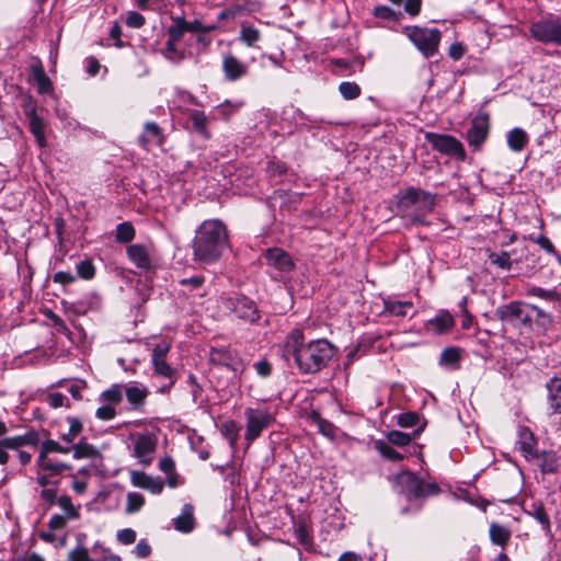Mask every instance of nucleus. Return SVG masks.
<instances>
[{"label": "nucleus", "mask_w": 561, "mask_h": 561, "mask_svg": "<svg viewBox=\"0 0 561 561\" xmlns=\"http://www.w3.org/2000/svg\"><path fill=\"white\" fill-rule=\"evenodd\" d=\"M126 24L130 27L139 28L145 24V18L135 11H130L126 18Z\"/></svg>", "instance_id": "obj_60"}, {"label": "nucleus", "mask_w": 561, "mask_h": 561, "mask_svg": "<svg viewBox=\"0 0 561 561\" xmlns=\"http://www.w3.org/2000/svg\"><path fill=\"white\" fill-rule=\"evenodd\" d=\"M528 311L534 316L533 321L541 329H547L552 323V317L535 305H528Z\"/></svg>", "instance_id": "obj_41"}, {"label": "nucleus", "mask_w": 561, "mask_h": 561, "mask_svg": "<svg viewBox=\"0 0 561 561\" xmlns=\"http://www.w3.org/2000/svg\"><path fill=\"white\" fill-rule=\"evenodd\" d=\"M174 528L181 533H190L194 528L193 506L185 504L182 513L174 519Z\"/></svg>", "instance_id": "obj_29"}, {"label": "nucleus", "mask_w": 561, "mask_h": 561, "mask_svg": "<svg viewBox=\"0 0 561 561\" xmlns=\"http://www.w3.org/2000/svg\"><path fill=\"white\" fill-rule=\"evenodd\" d=\"M147 389L137 386H130L125 389V394L128 402L135 408H139L144 404L147 397Z\"/></svg>", "instance_id": "obj_38"}, {"label": "nucleus", "mask_w": 561, "mask_h": 561, "mask_svg": "<svg viewBox=\"0 0 561 561\" xmlns=\"http://www.w3.org/2000/svg\"><path fill=\"white\" fill-rule=\"evenodd\" d=\"M76 271L79 277L91 279L94 277L95 267L90 260H83L77 263Z\"/></svg>", "instance_id": "obj_52"}, {"label": "nucleus", "mask_w": 561, "mask_h": 561, "mask_svg": "<svg viewBox=\"0 0 561 561\" xmlns=\"http://www.w3.org/2000/svg\"><path fill=\"white\" fill-rule=\"evenodd\" d=\"M425 139L434 150L443 154L454 157L458 160L466 159V151L462 144L451 135L427 131Z\"/></svg>", "instance_id": "obj_10"}, {"label": "nucleus", "mask_w": 561, "mask_h": 561, "mask_svg": "<svg viewBox=\"0 0 561 561\" xmlns=\"http://www.w3.org/2000/svg\"><path fill=\"white\" fill-rule=\"evenodd\" d=\"M89 552L84 547H78L69 553V561H88Z\"/></svg>", "instance_id": "obj_62"}, {"label": "nucleus", "mask_w": 561, "mask_h": 561, "mask_svg": "<svg viewBox=\"0 0 561 561\" xmlns=\"http://www.w3.org/2000/svg\"><path fill=\"white\" fill-rule=\"evenodd\" d=\"M375 449L386 459L391 461H399L403 459V456L391 447V445L381 439H377L374 443Z\"/></svg>", "instance_id": "obj_39"}, {"label": "nucleus", "mask_w": 561, "mask_h": 561, "mask_svg": "<svg viewBox=\"0 0 561 561\" xmlns=\"http://www.w3.org/2000/svg\"><path fill=\"white\" fill-rule=\"evenodd\" d=\"M420 421L419 414L415 412L401 413L398 417V425L401 427H413Z\"/></svg>", "instance_id": "obj_54"}, {"label": "nucleus", "mask_w": 561, "mask_h": 561, "mask_svg": "<svg viewBox=\"0 0 561 561\" xmlns=\"http://www.w3.org/2000/svg\"><path fill=\"white\" fill-rule=\"evenodd\" d=\"M128 259L141 270H149L151 267V259L148 250L142 244H131L127 247Z\"/></svg>", "instance_id": "obj_23"}, {"label": "nucleus", "mask_w": 561, "mask_h": 561, "mask_svg": "<svg viewBox=\"0 0 561 561\" xmlns=\"http://www.w3.org/2000/svg\"><path fill=\"white\" fill-rule=\"evenodd\" d=\"M240 426L236 421H228L221 425V433L228 439L230 446H234L239 437Z\"/></svg>", "instance_id": "obj_45"}, {"label": "nucleus", "mask_w": 561, "mask_h": 561, "mask_svg": "<svg viewBox=\"0 0 561 561\" xmlns=\"http://www.w3.org/2000/svg\"><path fill=\"white\" fill-rule=\"evenodd\" d=\"M529 32L539 43L561 46V16H543L531 23Z\"/></svg>", "instance_id": "obj_4"}, {"label": "nucleus", "mask_w": 561, "mask_h": 561, "mask_svg": "<svg viewBox=\"0 0 561 561\" xmlns=\"http://www.w3.org/2000/svg\"><path fill=\"white\" fill-rule=\"evenodd\" d=\"M244 416L247 420L244 439L249 444L260 437L262 432L274 422V416L263 408H247Z\"/></svg>", "instance_id": "obj_6"}, {"label": "nucleus", "mask_w": 561, "mask_h": 561, "mask_svg": "<svg viewBox=\"0 0 561 561\" xmlns=\"http://www.w3.org/2000/svg\"><path fill=\"white\" fill-rule=\"evenodd\" d=\"M25 115L28 119L30 130L34 135L37 145L41 148H44L46 146V124L44 119L41 116H38L35 106H30L25 108Z\"/></svg>", "instance_id": "obj_18"}, {"label": "nucleus", "mask_w": 561, "mask_h": 561, "mask_svg": "<svg viewBox=\"0 0 561 561\" xmlns=\"http://www.w3.org/2000/svg\"><path fill=\"white\" fill-rule=\"evenodd\" d=\"M226 309L233 312L239 319L255 322L259 319V311L253 300L247 297H229L224 300Z\"/></svg>", "instance_id": "obj_12"}, {"label": "nucleus", "mask_w": 561, "mask_h": 561, "mask_svg": "<svg viewBox=\"0 0 561 561\" xmlns=\"http://www.w3.org/2000/svg\"><path fill=\"white\" fill-rule=\"evenodd\" d=\"M32 75L37 83V91L41 94L49 93L53 90V83L42 66H33Z\"/></svg>", "instance_id": "obj_35"}, {"label": "nucleus", "mask_w": 561, "mask_h": 561, "mask_svg": "<svg viewBox=\"0 0 561 561\" xmlns=\"http://www.w3.org/2000/svg\"><path fill=\"white\" fill-rule=\"evenodd\" d=\"M154 371L165 378L172 379L174 369L164 359L152 360Z\"/></svg>", "instance_id": "obj_53"}, {"label": "nucleus", "mask_w": 561, "mask_h": 561, "mask_svg": "<svg viewBox=\"0 0 561 561\" xmlns=\"http://www.w3.org/2000/svg\"><path fill=\"white\" fill-rule=\"evenodd\" d=\"M36 465L39 471H47L50 476H58L61 474L65 471L71 470V466L61 462L58 460H55L49 457V454L39 450V455L36 459Z\"/></svg>", "instance_id": "obj_19"}, {"label": "nucleus", "mask_w": 561, "mask_h": 561, "mask_svg": "<svg viewBox=\"0 0 561 561\" xmlns=\"http://www.w3.org/2000/svg\"><path fill=\"white\" fill-rule=\"evenodd\" d=\"M529 459L535 460L545 474L557 472L560 466L559 458L553 451H537V456H531Z\"/></svg>", "instance_id": "obj_22"}, {"label": "nucleus", "mask_w": 561, "mask_h": 561, "mask_svg": "<svg viewBox=\"0 0 561 561\" xmlns=\"http://www.w3.org/2000/svg\"><path fill=\"white\" fill-rule=\"evenodd\" d=\"M253 367H254L256 374L263 378L268 377L272 373V365L266 359H261V360L254 363Z\"/></svg>", "instance_id": "obj_58"}, {"label": "nucleus", "mask_w": 561, "mask_h": 561, "mask_svg": "<svg viewBox=\"0 0 561 561\" xmlns=\"http://www.w3.org/2000/svg\"><path fill=\"white\" fill-rule=\"evenodd\" d=\"M179 20L181 21L186 33L188 34V41L203 42L204 44L208 43L205 41V37L199 33L207 32L210 30V27H205L198 20L186 21L183 18H179Z\"/></svg>", "instance_id": "obj_30"}, {"label": "nucleus", "mask_w": 561, "mask_h": 561, "mask_svg": "<svg viewBox=\"0 0 561 561\" xmlns=\"http://www.w3.org/2000/svg\"><path fill=\"white\" fill-rule=\"evenodd\" d=\"M71 451L75 459H90L96 458L100 453L93 445L89 444L85 439H81L71 445Z\"/></svg>", "instance_id": "obj_32"}, {"label": "nucleus", "mask_w": 561, "mask_h": 561, "mask_svg": "<svg viewBox=\"0 0 561 561\" xmlns=\"http://www.w3.org/2000/svg\"><path fill=\"white\" fill-rule=\"evenodd\" d=\"M168 36L164 56L173 62H179L186 56L185 44L193 43V41H188V34L179 18L175 19L173 24L168 28Z\"/></svg>", "instance_id": "obj_5"}, {"label": "nucleus", "mask_w": 561, "mask_h": 561, "mask_svg": "<svg viewBox=\"0 0 561 561\" xmlns=\"http://www.w3.org/2000/svg\"><path fill=\"white\" fill-rule=\"evenodd\" d=\"M135 237V229L129 222H122L116 227V240L119 242H129Z\"/></svg>", "instance_id": "obj_50"}, {"label": "nucleus", "mask_w": 561, "mask_h": 561, "mask_svg": "<svg viewBox=\"0 0 561 561\" xmlns=\"http://www.w3.org/2000/svg\"><path fill=\"white\" fill-rule=\"evenodd\" d=\"M205 282V278L204 276L202 275H195V276H192L190 278H183L180 280V284L182 286H185V287H190V294L191 295H194L193 291L194 290H197L196 295L202 297L205 295L204 291H201L202 289V286Z\"/></svg>", "instance_id": "obj_47"}, {"label": "nucleus", "mask_w": 561, "mask_h": 561, "mask_svg": "<svg viewBox=\"0 0 561 561\" xmlns=\"http://www.w3.org/2000/svg\"><path fill=\"white\" fill-rule=\"evenodd\" d=\"M67 422L69 424V428L67 433L61 434V440L72 445L76 444V438L82 433L83 425L82 422L78 417L69 416L67 417Z\"/></svg>", "instance_id": "obj_36"}, {"label": "nucleus", "mask_w": 561, "mask_h": 561, "mask_svg": "<svg viewBox=\"0 0 561 561\" xmlns=\"http://www.w3.org/2000/svg\"><path fill=\"white\" fill-rule=\"evenodd\" d=\"M313 421L319 430V432L328 437L333 439L336 436L337 427L329 422L328 420L322 419L320 415L316 414L313 416Z\"/></svg>", "instance_id": "obj_44"}, {"label": "nucleus", "mask_w": 561, "mask_h": 561, "mask_svg": "<svg viewBox=\"0 0 561 561\" xmlns=\"http://www.w3.org/2000/svg\"><path fill=\"white\" fill-rule=\"evenodd\" d=\"M528 141L527 133L519 127H515L507 133V146L514 152L523 151Z\"/></svg>", "instance_id": "obj_28"}, {"label": "nucleus", "mask_w": 561, "mask_h": 561, "mask_svg": "<svg viewBox=\"0 0 561 561\" xmlns=\"http://www.w3.org/2000/svg\"><path fill=\"white\" fill-rule=\"evenodd\" d=\"M116 415L115 407L111 404L103 403L100 408L96 409L95 416L102 421L113 420Z\"/></svg>", "instance_id": "obj_55"}, {"label": "nucleus", "mask_w": 561, "mask_h": 561, "mask_svg": "<svg viewBox=\"0 0 561 561\" xmlns=\"http://www.w3.org/2000/svg\"><path fill=\"white\" fill-rule=\"evenodd\" d=\"M221 70L226 81L236 82L245 78L250 68L247 62L240 60L233 54L227 53L222 56Z\"/></svg>", "instance_id": "obj_14"}, {"label": "nucleus", "mask_w": 561, "mask_h": 561, "mask_svg": "<svg viewBox=\"0 0 561 561\" xmlns=\"http://www.w3.org/2000/svg\"><path fill=\"white\" fill-rule=\"evenodd\" d=\"M59 507L65 512L66 517L69 519H76L79 517V512L73 506L71 497L68 495H61L57 501Z\"/></svg>", "instance_id": "obj_51"}, {"label": "nucleus", "mask_w": 561, "mask_h": 561, "mask_svg": "<svg viewBox=\"0 0 561 561\" xmlns=\"http://www.w3.org/2000/svg\"><path fill=\"white\" fill-rule=\"evenodd\" d=\"M145 504V497L142 494L137 492H129L127 494L126 501V512L127 513H136L138 512Z\"/></svg>", "instance_id": "obj_49"}, {"label": "nucleus", "mask_w": 561, "mask_h": 561, "mask_svg": "<svg viewBox=\"0 0 561 561\" xmlns=\"http://www.w3.org/2000/svg\"><path fill=\"white\" fill-rule=\"evenodd\" d=\"M123 400L122 386L114 385L110 389L103 391L100 396V401L115 407Z\"/></svg>", "instance_id": "obj_40"}, {"label": "nucleus", "mask_w": 561, "mask_h": 561, "mask_svg": "<svg viewBox=\"0 0 561 561\" xmlns=\"http://www.w3.org/2000/svg\"><path fill=\"white\" fill-rule=\"evenodd\" d=\"M130 482L134 486L160 494L163 490L164 482L159 477H152L144 471H130Z\"/></svg>", "instance_id": "obj_16"}, {"label": "nucleus", "mask_w": 561, "mask_h": 561, "mask_svg": "<svg viewBox=\"0 0 561 561\" xmlns=\"http://www.w3.org/2000/svg\"><path fill=\"white\" fill-rule=\"evenodd\" d=\"M159 469L165 474H169L175 471V462L170 456H164L159 461Z\"/></svg>", "instance_id": "obj_64"}, {"label": "nucleus", "mask_w": 561, "mask_h": 561, "mask_svg": "<svg viewBox=\"0 0 561 561\" xmlns=\"http://www.w3.org/2000/svg\"><path fill=\"white\" fill-rule=\"evenodd\" d=\"M67 525V518L62 515L55 514L48 522V527L51 530H58L65 528Z\"/></svg>", "instance_id": "obj_63"}, {"label": "nucleus", "mask_w": 561, "mask_h": 561, "mask_svg": "<svg viewBox=\"0 0 561 561\" xmlns=\"http://www.w3.org/2000/svg\"><path fill=\"white\" fill-rule=\"evenodd\" d=\"M188 117H190V121L192 123L194 130L197 134H199L205 139L210 138V133L207 129V124H208L209 119L204 112L197 111V110H192L188 113Z\"/></svg>", "instance_id": "obj_31"}, {"label": "nucleus", "mask_w": 561, "mask_h": 561, "mask_svg": "<svg viewBox=\"0 0 561 561\" xmlns=\"http://www.w3.org/2000/svg\"><path fill=\"white\" fill-rule=\"evenodd\" d=\"M339 91L345 100H355L360 95V87L355 82L344 81L339 85Z\"/></svg>", "instance_id": "obj_46"}, {"label": "nucleus", "mask_w": 561, "mask_h": 561, "mask_svg": "<svg viewBox=\"0 0 561 561\" xmlns=\"http://www.w3.org/2000/svg\"><path fill=\"white\" fill-rule=\"evenodd\" d=\"M461 358V351L457 347H447L443 350L439 357V365L449 369H457Z\"/></svg>", "instance_id": "obj_34"}, {"label": "nucleus", "mask_w": 561, "mask_h": 561, "mask_svg": "<svg viewBox=\"0 0 561 561\" xmlns=\"http://www.w3.org/2000/svg\"><path fill=\"white\" fill-rule=\"evenodd\" d=\"M440 35L437 28H423L417 26H414L409 32V38L426 58L437 53Z\"/></svg>", "instance_id": "obj_9"}, {"label": "nucleus", "mask_w": 561, "mask_h": 561, "mask_svg": "<svg viewBox=\"0 0 561 561\" xmlns=\"http://www.w3.org/2000/svg\"><path fill=\"white\" fill-rule=\"evenodd\" d=\"M165 136L162 128L154 122H147L144 124V131L138 137V144L142 148H147L151 145L162 146L164 144Z\"/></svg>", "instance_id": "obj_17"}, {"label": "nucleus", "mask_w": 561, "mask_h": 561, "mask_svg": "<svg viewBox=\"0 0 561 561\" xmlns=\"http://www.w3.org/2000/svg\"><path fill=\"white\" fill-rule=\"evenodd\" d=\"M454 324L453 316L446 310H440L433 319L427 321L426 329L443 334L448 332Z\"/></svg>", "instance_id": "obj_24"}, {"label": "nucleus", "mask_w": 561, "mask_h": 561, "mask_svg": "<svg viewBox=\"0 0 561 561\" xmlns=\"http://www.w3.org/2000/svg\"><path fill=\"white\" fill-rule=\"evenodd\" d=\"M489 259L492 264H495L503 270H511L514 264V260L511 259V254L506 251L501 253H491Z\"/></svg>", "instance_id": "obj_48"}, {"label": "nucleus", "mask_w": 561, "mask_h": 561, "mask_svg": "<svg viewBox=\"0 0 561 561\" xmlns=\"http://www.w3.org/2000/svg\"><path fill=\"white\" fill-rule=\"evenodd\" d=\"M133 442V456L136 457L139 463L149 466L152 463L157 450L158 438L154 434L137 433L131 434Z\"/></svg>", "instance_id": "obj_11"}, {"label": "nucleus", "mask_w": 561, "mask_h": 561, "mask_svg": "<svg viewBox=\"0 0 561 561\" xmlns=\"http://www.w3.org/2000/svg\"><path fill=\"white\" fill-rule=\"evenodd\" d=\"M547 401L552 413H561V377L551 378L547 385Z\"/></svg>", "instance_id": "obj_21"}, {"label": "nucleus", "mask_w": 561, "mask_h": 561, "mask_svg": "<svg viewBox=\"0 0 561 561\" xmlns=\"http://www.w3.org/2000/svg\"><path fill=\"white\" fill-rule=\"evenodd\" d=\"M529 240L540 245L541 249H543L547 253L554 254L556 249L552 242L543 234H540L539 237L535 238L533 236L529 237Z\"/></svg>", "instance_id": "obj_56"}, {"label": "nucleus", "mask_w": 561, "mask_h": 561, "mask_svg": "<svg viewBox=\"0 0 561 561\" xmlns=\"http://www.w3.org/2000/svg\"><path fill=\"white\" fill-rule=\"evenodd\" d=\"M117 539L124 545H131L136 540V533L131 528H125L117 533Z\"/></svg>", "instance_id": "obj_59"}, {"label": "nucleus", "mask_w": 561, "mask_h": 561, "mask_svg": "<svg viewBox=\"0 0 561 561\" xmlns=\"http://www.w3.org/2000/svg\"><path fill=\"white\" fill-rule=\"evenodd\" d=\"M436 204V195L416 187L405 190L398 202V210L402 217L413 225H425V216Z\"/></svg>", "instance_id": "obj_3"}, {"label": "nucleus", "mask_w": 561, "mask_h": 561, "mask_svg": "<svg viewBox=\"0 0 561 561\" xmlns=\"http://www.w3.org/2000/svg\"><path fill=\"white\" fill-rule=\"evenodd\" d=\"M264 257L267 265L275 268L279 276H275L277 279H284L295 268V263L291 256L279 248L267 249L264 253Z\"/></svg>", "instance_id": "obj_13"}, {"label": "nucleus", "mask_w": 561, "mask_h": 561, "mask_svg": "<svg viewBox=\"0 0 561 561\" xmlns=\"http://www.w3.org/2000/svg\"><path fill=\"white\" fill-rule=\"evenodd\" d=\"M399 483L402 485V491L409 500L426 497L439 492L436 483L426 482L412 472L400 474Z\"/></svg>", "instance_id": "obj_7"}, {"label": "nucleus", "mask_w": 561, "mask_h": 561, "mask_svg": "<svg viewBox=\"0 0 561 561\" xmlns=\"http://www.w3.org/2000/svg\"><path fill=\"white\" fill-rule=\"evenodd\" d=\"M383 312L393 317H405L408 311L413 308L411 300H399L394 297L383 298Z\"/></svg>", "instance_id": "obj_25"}, {"label": "nucleus", "mask_w": 561, "mask_h": 561, "mask_svg": "<svg viewBox=\"0 0 561 561\" xmlns=\"http://www.w3.org/2000/svg\"><path fill=\"white\" fill-rule=\"evenodd\" d=\"M466 46L460 42H455L448 49V56L454 60H459L466 54Z\"/></svg>", "instance_id": "obj_57"}, {"label": "nucleus", "mask_w": 561, "mask_h": 561, "mask_svg": "<svg viewBox=\"0 0 561 561\" xmlns=\"http://www.w3.org/2000/svg\"><path fill=\"white\" fill-rule=\"evenodd\" d=\"M228 245V232L219 219L205 220L193 239L194 260L211 264L217 262Z\"/></svg>", "instance_id": "obj_2"}, {"label": "nucleus", "mask_w": 561, "mask_h": 561, "mask_svg": "<svg viewBox=\"0 0 561 561\" xmlns=\"http://www.w3.org/2000/svg\"><path fill=\"white\" fill-rule=\"evenodd\" d=\"M336 348L325 339L305 343L302 330L294 329L280 346L282 358L293 362L301 374L313 375L321 371L332 359Z\"/></svg>", "instance_id": "obj_1"}, {"label": "nucleus", "mask_w": 561, "mask_h": 561, "mask_svg": "<svg viewBox=\"0 0 561 561\" xmlns=\"http://www.w3.org/2000/svg\"><path fill=\"white\" fill-rule=\"evenodd\" d=\"M238 39L250 48H257V44L262 39V34L261 31L253 25L242 23L240 26Z\"/></svg>", "instance_id": "obj_27"}, {"label": "nucleus", "mask_w": 561, "mask_h": 561, "mask_svg": "<svg viewBox=\"0 0 561 561\" xmlns=\"http://www.w3.org/2000/svg\"><path fill=\"white\" fill-rule=\"evenodd\" d=\"M170 350V346L167 343L157 344L151 353V362L157 359H164Z\"/></svg>", "instance_id": "obj_61"}, {"label": "nucleus", "mask_w": 561, "mask_h": 561, "mask_svg": "<svg viewBox=\"0 0 561 561\" xmlns=\"http://www.w3.org/2000/svg\"><path fill=\"white\" fill-rule=\"evenodd\" d=\"M490 129V122L488 114H479L477 115L472 122L470 128L467 130L466 140L468 141L470 147L474 149L480 148V146L486 140Z\"/></svg>", "instance_id": "obj_15"}, {"label": "nucleus", "mask_w": 561, "mask_h": 561, "mask_svg": "<svg viewBox=\"0 0 561 561\" xmlns=\"http://www.w3.org/2000/svg\"><path fill=\"white\" fill-rule=\"evenodd\" d=\"M71 448H72L71 445H69L67 443H66V445H62L54 439H46L41 445V450H43L47 454L57 453V454L67 455V454L71 453Z\"/></svg>", "instance_id": "obj_43"}, {"label": "nucleus", "mask_w": 561, "mask_h": 561, "mask_svg": "<svg viewBox=\"0 0 561 561\" xmlns=\"http://www.w3.org/2000/svg\"><path fill=\"white\" fill-rule=\"evenodd\" d=\"M242 106H243L242 101L232 102V101L226 100L221 104L217 105L214 108V112H215L216 116L224 118V119H228L231 115L237 113Z\"/></svg>", "instance_id": "obj_37"}, {"label": "nucleus", "mask_w": 561, "mask_h": 561, "mask_svg": "<svg viewBox=\"0 0 561 561\" xmlns=\"http://www.w3.org/2000/svg\"><path fill=\"white\" fill-rule=\"evenodd\" d=\"M495 316L505 323L512 325L529 327L534 316L528 311V304L522 301H512L496 308Z\"/></svg>", "instance_id": "obj_8"}, {"label": "nucleus", "mask_w": 561, "mask_h": 561, "mask_svg": "<svg viewBox=\"0 0 561 561\" xmlns=\"http://www.w3.org/2000/svg\"><path fill=\"white\" fill-rule=\"evenodd\" d=\"M516 444L526 459L537 456L535 436L528 427L518 428Z\"/></svg>", "instance_id": "obj_20"}, {"label": "nucleus", "mask_w": 561, "mask_h": 561, "mask_svg": "<svg viewBox=\"0 0 561 561\" xmlns=\"http://www.w3.org/2000/svg\"><path fill=\"white\" fill-rule=\"evenodd\" d=\"M525 513L539 523L546 535L551 534L550 518L541 503H531L528 508L525 510Z\"/></svg>", "instance_id": "obj_26"}, {"label": "nucleus", "mask_w": 561, "mask_h": 561, "mask_svg": "<svg viewBox=\"0 0 561 561\" xmlns=\"http://www.w3.org/2000/svg\"><path fill=\"white\" fill-rule=\"evenodd\" d=\"M416 432L413 435L408 433H403L400 431H390L387 433V443L393 444L399 447H403L410 444V442L415 437Z\"/></svg>", "instance_id": "obj_42"}, {"label": "nucleus", "mask_w": 561, "mask_h": 561, "mask_svg": "<svg viewBox=\"0 0 561 561\" xmlns=\"http://www.w3.org/2000/svg\"><path fill=\"white\" fill-rule=\"evenodd\" d=\"M489 534L492 543L501 546L502 548H504L511 539L510 529L497 523H492L490 525Z\"/></svg>", "instance_id": "obj_33"}]
</instances>
